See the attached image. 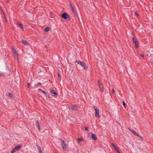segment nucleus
Wrapping results in <instances>:
<instances>
[{
    "instance_id": "1",
    "label": "nucleus",
    "mask_w": 153,
    "mask_h": 153,
    "mask_svg": "<svg viewBox=\"0 0 153 153\" xmlns=\"http://www.w3.org/2000/svg\"><path fill=\"white\" fill-rule=\"evenodd\" d=\"M75 62L78 64L80 65L84 70H86L88 68V66L84 62L79 60H76L75 61Z\"/></svg>"
},
{
    "instance_id": "2",
    "label": "nucleus",
    "mask_w": 153,
    "mask_h": 153,
    "mask_svg": "<svg viewBox=\"0 0 153 153\" xmlns=\"http://www.w3.org/2000/svg\"><path fill=\"white\" fill-rule=\"evenodd\" d=\"M59 140L61 141V145L62 146V149L63 150L66 149L68 146V144L66 143L62 139H59Z\"/></svg>"
},
{
    "instance_id": "3",
    "label": "nucleus",
    "mask_w": 153,
    "mask_h": 153,
    "mask_svg": "<svg viewBox=\"0 0 153 153\" xmlns=\"http://www.w3.org/2000/svg\"><path fill=\"white\" fill-rule=\"evenodd\" d=\"M61 17L64 19L69 20L70 19L69 16L65 12L63 13L61 15Z\"/></svg>"
},
{
    "instance_id": "4",
    "label": "nucleus",
    "mask_w": 153,
    "mask_h": 153,
    "mask_svg": "<svg viewBox=\"0 0 153 153\" xmlns=\"http://www.w3.org/2000/svg\"><path fill=\"white\" fill-rule=\"evenodd\" d=\"M128 129L130 131L132 132V133L134 135L141 138V140L142 141L143 140V138L142 137L139 135V134L137 133L134 129H131L130 128H129Z\"/></svg>"
},
{
    "instance_id": "5",
    "label": "nucleus",
    "mask_w": 153,
    "mask_h": 153,
    "mask_svg": "<svg viewBox=\"0 0 153 153\" xmlns=\"http://www.w3.org/2000/svg\"><path fill=\"white\" fill-rule=\"evenodd\" d=\"M94 108L95 111V116L97 117H100V116L99 113V110L97 108V106L94 105Z\"/></svg>"
},
{
    "instance_id": "6",
    "label": "nucleus",
    "mask_w": 153,
    "mask_h": 153,
    "mask_svg": "<svg viewBox=\"0 0 153 153\" xmlns=\"http://www.w3.org/2000/svg\"><path fill=\"white\" fill-rule=\"evenodd\" d=\"M97 82L100 91L102 92H104V89L102 84V83H100L99 80H98Z\"/></svg>"
},
{
    "instance_id": "7",
    "label": "nucleus",
    "mask_w": 153,
    "mask_h": 153,
    "mask_svg": "<svg viewBox=\"0 0 153 153\" xmlns=\"http://www.w3.org/2000/svg\"><path fill=\"white\" fill-rule=\"evenodd\" d=\"M89 135L94 140H97V138L95 134H94L92 132H89Z\"/></svg>"
},
{
    "instance_id": "8",
    "label": "nucleus",
    "mask_w": 153,
    "mask_h": 153,
    "mask_svg": "<svg viewBox=\"0 0 153 153\" xmlns=\"http://www.w3.org/2000/svg\"><path fill=\"white\" fill-rule=\"evenodd\" d=\"M132 39L133 43H134L135 44V48H138V42L136 40L134 37L132 38Z\"/></svg>"
},
{
    "instance_id": "9",
    "label": "nucleus",
    "mask_w": 153,
    "mask_h": 153,
    "mask_svg": "<svg viewBox=\"0 0 153 153\" xmlns=\"http://www.w3.org/2000/svg\"><path fill=\"white\" fill-rule=\"evenodd\" d=\"M50 92L51 94H53L55 97H57L58 94L55 91V90L53 89H51L50 90Z\"/></svg>"
},
{
    "instance_id": "10",
    "label": "nucleus",
    "mask_w": 153,
    "mask_h": 153,
    "mask_svg": "<svg viewBox=\"0 0 153 153\" xmlns=\"http://www.w3.org/2000/svg\"><path fill=\"white\" fill-rule=\"evenodd\" d=\"M70 108L72 110L76 111L77 110L78 108L76 106H72L70 107Z\"/></svg>"
},
{
    "instance_id": "11",
    "label": "nucleus",
    "mask_w": 153,
    "mask_h": 153,
    "mask_svg": "<svg viewBox=\"0 0 153 153\" xmlns=\"http://www.w3.org/2000/svg\"><path fill=\"white\" fill-rule=\"evenodd\" d=\"M22 42L24 45H30L29 42H27V41L22 39Z\"/></svg>"
},
{
    "instance_id": "12",
    "label": "nucleus",
    "mask_w": 153,
    "mask_h": 153,
    "mask_svg": "<svg viewBox=\"0 0 153 153\" xmlns=\"http://www.w3.org/2000/svg\"><path fill=\"white\" fill-rule=\"evenodd\" d=\"M36 146L38 149L39 153H42V150L41 149L40 146L37 144V143H36Z\"/></svg>"
},
{
    "instance_id": "13",
    "label": "nucleus",
    "mask_w": 153,
    "mask_h": 153,
    "mask_svg": "<svg viewBox=\"0 0 153 153\" xmlns=\"http://www.w3.org/2000/svg\"><path fill=\"white\" fill-rule=\"evenodd\" d=\"M22 146V145L21 144H19L18 146H16L15 148L16 150V151L19 150L20 148H21Z\"/></svg>"
},
{
    "instance_id": "14",
    "label": "nucleus",
    "mask_w": 153,
    "mask_h": 153,
    "mask_svg": "<svg viewBox=\"0 0 153 153\" xmlns=\"http://www.w3.org/2000/svg\"><path fill=\"white\" fill-rule=\"evenodd\" d=\"M36 125L37 127H38L39 130V131H40V128L39 125V122L38 120H36Z\"/></svg>"
},
{
    "instance_id": "15",
    "label": "nucleus",
    "mask_w": 153,
    "mask_h": 153,
    "mask_svg": "<svg viewBox=\"0 0 153 153\" xmlns=\"http://www.w3.org/2000/svg\"><path fill=\"white\" fill-rule=\"evenodd\" d=\"M17 23H18L17 25L18 26L20 27L22 30H23L24 28H23V27L22 24H21V23H20L19 22H18Z\"/></svg>"
},
{
    "instance_id": "16",
    "label": "nucleus",
    "mask_w": 153,
    "mask_h": 153,
    "mask_svg": "<svg viewBox=\"0 0 153 153\" xmlns=\"http://www.w3.org/2000/svg\"><path fill=\"white\" fill-rule=\"evenodd\" d=\"M69 2L71 6V8L72 10L74 9V7L72 5V3L71 1L70 0H69Z\"/></svg>"
},
{
    "instance_id": "17",
    "label": "nucleus",
    "mask_w": 153,
    "mask_h": 153,
    "mask_svg": "<svg viewBox=\"0 0 153 153\" xmlns=\"http://www.w3.org/2000/svg\"><path fill=\"white\" fill-rule=\"evenodd\" d=\"M50 30V28L49 27H47L45 29V32H48Z\"/></svg>"
},
{
    "instance_id": "18",
    "label": "nucleus",
    "mask_w": 153,
    "mask_h": 153,
    "mask_svg": "<svg viewBox=\"0 0 153 153\" xmlns=\"http://www.w3.org/2000/svg\"><path fill=\"white\" fill-rule=\"evenodd\" d=\"M83 140V139L79 138L77 139V142H78V143H80Z\"/></svg>"
},
{
    "instance_id": "19",
    "label": "nucleus",
    "mask_w": 153,
    "mask_h": 153,
    "mask_svg": "<svg viewBox=\"0 0 153 153\" xmlns=\"http://www.w3.org/2000/svg\"><path fill=\"white\" fill-rule=\"evenodd\" d=\"M2 13H3V14L4 15V19H5V21L6 22H7V19L6 18V17L5 16V15L4 14V12H2Z\"/></svg>"
},
{
    "instance_id": "20",
    "label": "nucleus",
    "mask_w": 153,
    "mask_h": 153,
    "mask_svg": "<svg viewBox=\"0 0 153 153\" xmlns=\"http://www.w3.org/2000/svg\"><path fill=\"white\" fill-rule=\"evenodd\" d=\"M17 151L16 150L15 148L13 149L12 150L11 152V153H14L15 152H16Z\"/></svg>"
},
{
    "instance_id": "21",
    "label": "nucleus",
    "mask_w": 153,
    "mask_h": 153,
    "mask_svg": "<svg viewBox=\"0 0 153 153\" xmlns=\"http://www.w3.org/2000/svg\"><path fill=\"white\" fill-rule=\"evenodd\" d=\"M12 48L13 49V53H15L16 52H17L16 50L15 49L13 46L12 47Z\"/></svg>"
},
{
    "instance_id": "22",
    "label": "nucleus",
    "mask_w": 153,
    "mask_h": 153,
    "mask_svg": "<svg viewBox=\"0 0 153 153\" xmlns=\"http://www.w3.org/2000/svg\"><path fill=\"white\" fill-rule=\"evenodd\" d=\"M45 95L49 98H50L51 97L48 93H46L45 94Z\"/></svg>"
},
{
    "instance_id": "23",
    "label": "nucleus",
    "mask_w": 153,
    "mask_h": 153,
    "mask_svg": "<svg viewBox=\"0 0 153 153\" xmlns=\"http://www.w3.org/2000/svg\"><path fill=\"white\" fill-rule=\"evenodd\" d=\"M38 90L39 91H40L43 92V93H44L45 94L46 93V92H45V91H44L43 90H42L40 89V88H39L38 89Z\"/></svg>"
},
{
    "instance_id": "24",
    "label": "nucleus",
    "mask_w": 153,
    "mask_h": 153,
    "mask_svg": "<svg viewBox=\"0 0 153 153\" xmlns=\"http://www.w3.org/2000/svg\"><path fill=\"white\" fill-rule=\"evenodd\" d=\"M9 96L10 97L12 98H13V94L11 93H9Z\"/></svg>"
},
{
    "instance_id": "25",
    "label": "nucleus",
    "mask_w": 153,
    "mask_h": 153,
    "mask_svg": "<svg viewBox=\"0 0 153 153\" xmlns=\"http://www.w3.org/2000/svg\"><path fill=\"white\" fill-rule=\"evenodd\" d=\"M39 85H42V84L40 82H38L37 84H35V86L37 87Z\"/></svg>"
},
{
    "instance_id": "26",
    "label": "nucleus",
    "mask_w": 153,
    "mask_h": 153,
    "mask_svg": "<svg viewBox=\"0 0 153 153\" xmlns=\"http://www.w3.org/2000/svg\"><path fill=\"white\" fill-rule=\"evenodd\" d=\"M72 10V11L73 12L74 14V15L75 16H76L77 13H76V12L75 10V9H74Z\"/></svg>"
},
{
    "instance_id": "27",
    "label": "nucleus",
    "mask_w": 153,
    "mask_h": 153,
    "mask_svg": "<svg viewBox=\"0 0 153 153\" xmlns=\"http://www.w3.org/2000/svg\"><path fill=\"white\" fill-rule=\"evenodd\" d=\"M111 146L113 147L114 148H115V147H116V145L113 143H111Z\"/></svg>"
},
{
    "instance_id": "28",
    "label": "nucleus",
    "mask_w": 153,
    "mask_h": 153,
    "mask_svg": "<svg viewBox=\"0 0 153 153\" xmlns=\"http://www.w3.org/2000/svg\"><path fill=\"white\" fill-rule=\"evenodd\" d=\"M123 105L124 107L125 108H126V103H125V102L124 101H123Z\"/></svg>"
},
{
    "instance_id": "29",
    "label": "nucleus",
    "mask_w": 153,
    "mask_h": 153,
    "mask_svg": "<svg viewBox=\"0 0 153 153\" xmlns=\"http://www.w3.org/2000/svg\"><path fill=\"white\" fill-rule=\"evenodd\" d=\"M114 148V150H115V151L116 152H117V151H118V150H119L117 148V147H115Z\"/></svg>"
},
{
    "instance_id": "30",
    "label": "nucleus",
    "mask_w": 153,
    "mask_h": 153,
    "mask_svg": "<svg viewBox=\"0 0 153 153\" xmlns=\"http://www.w3.org/2000/svg\"><path fill=\"white\" fill-rule=\"evenodd\" d=\"M57 75H58V77H59L60 78H61V76H60V73H59V72H58L57 74Z\"/></svg>"
},
{
    "instance_id": "31",
    "label": "nucleus",
    "mask_w": 153,
    "mask_h": 153,
    "mask_svg": "<svg viewBox=\"0 0 153 153\" xmlns=\"http://www.w3.org/2000/svg\"><path fill=\"white\" fill-rule=\"evenodd\" d=\"M30 83H27V88H29V87H30Z\"/></svg>"
},
{
    "instance_id": "32",
    "label": "nucleus",
    "mask_w": 153,
    "mask_h": 153,
    "mask_svg": "<svg viewBox=\"0 0 153 153\" xmlns=\"http://www.w3.org/2000/svg\"><path fill=\"white\" fill-rule=\"evenodd\" d=\"M111 92L112 94H114V93L115 92V91L113 89H112Z\"/></svg>"
},
{
    "instance_id": "33",
    "label": "nucleus",
    "mask_w": 153,
    "mask_h": 153,
    "mask_svg": "<svg viewBox=\"0 0 153 153\" xmlns=\"http://www.w3.org/2000/svg\"><path fill=\"white\" fill-rule=\"evenodd\" d=\"M14 57L15 59H18V55L15 56Z\"/></svg>"
},
{
    "instance_id": "34",
    "label": "nucleus",
    "mask_w": 153,
    "mask_h": 153,
    "mask_svg": "<svg viewBox=\"0 0 153 153\" xmlns=\"http://www.w3.org/2000/svg\"><path fill=\"white\" fill-rule=\"evenodd\" d=\"M85 130L87 131H88V127H85Z\"/></svg>"
},
{
    "instance_id": "35",
    "label": "nucleus",
    "mask_w": 153,
    "mask_h": 153,
    "mask_svg": "<svg viewBox=\"0 0 153 153\" xmlns=\"http://www.w3.org/2000/svg\"><path fill=\"white\" fill-rule=\"evenodd\" d=\"M14 56L18 55V54L17 53V52H16L15 53H13Z\"/></svg>"
},
{
    "instance_id": "36",
    "label": "nucleus",
    "mask_w": 153,
    "mask_h": 153,
    "mask_svg": "<svg viewBox=\"0 0 153 153\" xmlns=\"http://www.w3.org/2000/svg\"><path fill=\"white\" fill-rule=\"evenodd\" d=\"M140 56L142 57L143 58H144V55L143 54H141L140 55Z\"/></svg>"
},
{
    "instance_id": "37",
    "label": "nucleus",
    "mask_w": 153,
    "mask_h": 153,
    "mask_svg": "<svg viewBox=\"0 0 153 153\" xmlns=\"http://www.w3.org/2000/svg\"><path fill=\"white\" fill-rule=\"evenodd\" d=\"M135 14L137 16H139V14H137V12H135Z\"/></svg>"
},
{
    "instance_id": "38",
    "label": "nucleus",
    "mask_w": 153,
    "mask_h": 153,
    "mask_svg": "<svg viewBox=\"0 0 153 153\" xmlns=\"http://www.w3.org/2000/svg\"><path fill=\"white\" fill-rule=\"evenodd\" d=\"M9 0H6V2L7 3L9 2Z\"/></svg>"
},
{
    "instance_id": "39",
    "label": "nucleus",
    "mask_w": 153,
    "mask_h": 153,
    "mask_svg": "<svg viewBox=\"0 0 153 153\" xmlns=\"http://www.w3.org/2000/svg\"><path fill=\"white\" fill-rule=\"evenodd\" d=\"M116 152H117V153H120V152L119 150H118V151H117Z\"/></svg>"
},
{
    "instance_id": "40",
    "label": "nucleus",
    "mask_w": 153,
    "mask_h": 153,
    "mask_svg": "<svg viewBox=\"0 0 153 153\" xmlns=\"http://www.w3.org/2000/svg\"><path fill=\"white\" fill-rule=\"evenodd\" d=\"M3 75V74H0V76H2Z\"/></svg>"
},
{
    "instance_id": "41",
    "label": "nucleus",
    "mask_w": 153,
    "mask_h": 153,
    "mask_svg": "<svg viewBox=\"0 0 153 153\" xmlns=\"http://www.w3.org/2000/svg\"><path fill=\"white\" fill-rule=\"evenodd\" d=\"M55 153H56V152H55Z\"/></svg>"
}]
</instances>
